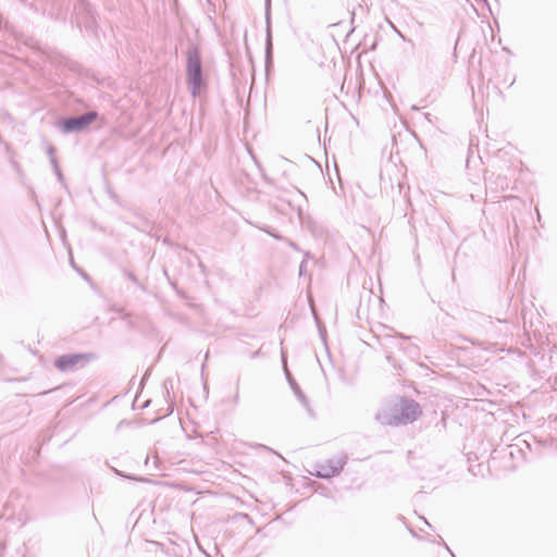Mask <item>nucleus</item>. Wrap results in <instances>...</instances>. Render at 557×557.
I'll use <instances>...</instances> for the list:
<instances>
[{
	"mask_svg": "<svg viewBox=\"0 0 557 557\" xmlns=\"http://www.w3.org/2000/svg\"><path fill=\"white\" fill-rule=\"evenodd\" d=\"M344 465L342 456L324 458L317 463V474L321 478H332L342 471Z\"/></svg>",
	"mask_w": 557,
	"mask_h": 557,
	"instance_id": "nucleus-3",
	"label": "nucleus"
},
{
	"mask_svg": "<svg viewBox=\"0 0 557 557\" xmlns=\"http://www.w3.org/2000/svg\"><path fill=\"white\" fill-rule=\"evenodd\" d=\"M86 361L84 355H65L55 360V366L61 371H69L77 368Z\"/></svg>",
	"mask_w": 557,
	"mask_h": 557,
	"instance_id": "nucleus-5",
	"label": "nucleus"
},
{
	"mask_svg": "<svg viewBox=\"0 0 557 557\" xmlns=\"http://www.w3.org/2000/svg\"><path fill=\"white\" fill-rule=\"evenodd\" d=\"M420 413V406L413 400H400L395 405L396 423L411 422L416 420Z\"/></svg>",
	"mask_w": 557,
	"mask_h": 557,
	"instance_id": "nucleus-2",
	"label": "nucleus"
},
{
	"mask_svg": "<svg viewBox=\"0 0 557 557\" xmlns=\"http://www.w3.org/2000/svg\"><path fill=\"white\" fill-rule=\"evenodd\" d=\"M97 119L95 112H89L78 117L67 119L63 122L66 132L83 131Z\"/></svg>",
	"mask_w": 557,
	"mask_h": 557,
	"instance_id": "nucleus-4",
	"label": "nucleus"
},
{
	"mask_svg": "<svg viewBox=\"0 0 557 557\" xmlns=\"http://www.w3.org/2000/svg\"><path fill=\"white\" fill-rule=\"evenodd\" d=\"M186 79L194 96H201L206 92L207 82L202 73L200 55L195 49L187 52Z\"/></svg>",
	"mask_w": 557,
	"mask_h": 557,
	"instance_id": "nucleus-1",
	"label": "nucleus"
}]
</instances>
